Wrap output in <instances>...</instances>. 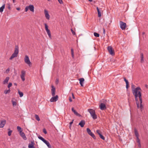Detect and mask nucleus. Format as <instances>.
<instances>
[{"label": "nucleus", "mask_w": 148, "mask_h": 148, "mask_svg": "<svg viewBox=\"0 0 148 148\" xmlns=\"http://www.w3.org/2000/svg\"><path fill=\"white\" fill-rule=\"evenodd\" d=\"M143 58V53H140V62L141 63H143L144 62Z\"/></svg>", "instance_id": "nucleus-22"}, {"label": "nucleus", "mask_w": 148, "mask_h": 148, "mask_svg": "<svg viewBox=\"0 0 148 148\" xmlns=\"http://www.w3.org/2000/svg\"><path fill=\"white\" fill-rule=\"evenodd\" d=\"M136 140L137 142L138 143H140V140L139 138V137L136 138Z\"/></svg>", "instance_id": "nucleus-40"}, {"label": "nucleus", "mask_w": 148, "mask_h": 148, "mask_svg": "<svg viewBox=\"0 0 148 148\" xmlns=\"http://www.w3.org/2000/svg\"><path fill=\"white\" fill-rule=\"evenodd\" d=\"M38 138L39 139L42 140L44 143H45L49 148H51V146L50 145L48 141L46 140L44 138L41 136H38Z\"/></svg>", "instance_id": "nucleus-4"}, {"label": "nucleus", "mask_w": 148, "mask_h": 148, "mask_svg": "<svg viewBox=\"0 0 148 148\" xmlns=\"http://www.w3.org/2000/svg\"><path fill=\"white\" fill-rule=\"evenodd\" d=\"M79 83L80 84L81 86H83V84L84 81V78H80L79 79Z\"/></svg>", "instance_id": "nucleus-17"}, {"label": "nucleus", "mask_w": 148, "mask_h": 148, "mask_svg": "<svg viewBox=\"0 0 148 148\" xmlns=\"http://www.w3.org/2000/svg\"><path fill=\"white\" fill-rule=\"evenodd\" d=\"M17 130L19 132V133L22 132L23 130L20 126H18L17 127Z\"/></svg>", "instance_id": "nucleus-24"}, {"label": "nucleus", "mask_w": 148, "mask_h": 148, "mask_svg": "<svg viewBox=\"0 0 148 148\" xmlns=\"http://www.w3.org/2000/svg\"><path fill=\"white\" fill-rule=\"evenodd\" d=\"M85 124V121L84 120L81 121L79 124V125H80V126L82 127H84Z\"/></svg>", "instance_id": "nucleus-19"}, {"label": "nucleus", "mask_w": 148, "mask_h": 148, "mask_svg": "<svg viewBox=\"0 0 148 148\" xmlns=\"http://www.w3.org/2000/svg\"><path fill=\"white\" fill-rule=\"evenodd\" d=\"M97 10L98 13V16L99 17H100L101 16V11H102V8H99L98 7H97Z\"/></svg>", "instance_id": "nucleus-16"}, {"label": "nucleus", "mask_w": 148, "mask_h": 148, "mask_svg": "<svg viewBox=\"0 0 148 148\" xmlns=\"http://www.w3.org/2000/svg\"><path fill=\"white\" fill-rule=\"evenodd\" d=\"M88 1L90 2H92V0H88Z\"/></svg>", "instance_id": "nucleus-59"}, {"label": "nucleus", "mask_w": 148, "mask_h": 148, "mask_svg": "<svg viewBox=\"0 0 148 148\" xmlns=\"http://www.w3.org/2000/svg\"><path fill=\"white\" fill-rule=\"evenodd\" d=\"M120 26L121 28L123 30H125L126 27V23L122 21H121L120 22Z\"/></svg>", "instance_id": "nucleus-6"}, {"label": "nucleus", "mask_w": 148, "mask_h": 148, "mask_svg": "<svg viewBox=\"0 0 148 148\" xmlns=\"http://www.w3.org/2000/svg\"><path fill=\"white\" fill-rule=\"evenodd\" d=\"M129 87V83H128V84L126 83V88L127 89Z\"/></svg>", "instance_id": "nucleus-48"}, {"label": "nucleus", "mask_w": 148, "mask_h": 148, "mask_svg": "<svg viewBox=\"0 0 148 148\" xmlns=\"http://www.w3.org/2000/svg\"><path fill=\"white\" fill-rule=\"evenodd\" d=\"M132 88V92L133 93V90H134L136 89V88H135V86L133 85V84L132 85V86H131Z\"/></svg>", "instance_id": "nucleus-34"}, {"label": "nucleus", "mask_w": 148, "mask_h": 148, "mask_svg": "<svg viewBox=\"0 0 148 148\" xmlns=\"http://www.w3.org/2000/svg\"><path fill=\"white\" fill-rule=\"evenodd\" d=\"M72 111L74 112L75 114L76 115L80 116V115L78 114L75 110H74L73 108L71 109Z\"/></svg>", "instance_id": "nucleus-21"}, {"label": "nucleus", "mask_w": 148, "mask_h": 148, "mask_svg": "<svg viewBox=\"0 0 148 148\" xmlns=\"http://www.w3.org/2000/svg\"><path fill=\"white\" fill-rule=\"evenodd\" d=\"M134 132L135 134L136 138L139 137V134L138 133V131L136 129H134Z\"/></svg>", "instance_id": "nucleus-23"}, {"label": "nucleus", "mask_w": 148, "mask_h": 148, "mask_svg": "<svg viewBox=\"0 0 148 148\" xmlns=\"http://www.w3.org/2000/svg\"><path fill=\"white\" fill-rule=\"evenodd\" d=\"M11 4L10 3H8L6 4L7 8L9 10H10L11 9Z\"/></svg>", "instance_id": "nucleus-26"}, {"label": "nucleus", "mask_w": 148, "mask_h": 148, "mask_svg": "<svg viewBox=\"0 0 148 148\" xmlns=\"http://www.w3.org/2000/svg\"><path fill=\"white\" fill-rule=\"evenodd\" d=\"M45 29L47 32V31L49 30V29H48V26L46 23L45 24Z\"/></svg>", "instance_id": "nucleus-29"}, {"label": "nucleus", "mask_w": 148, "mask_h": 148, "mask_svg": "<svg viewBox=\"0 0 148 148\" xmlns=\"http://www.w3.org/2000/svg\"><path fill=\"white\" fill-rule=\"evenodd\" d=\"M29 9L30 11L34 12V7L33 5H29L28 6Z\"/></svg>", "instance_id": "nucleus-18"}, {"label": "nucleus", "mask_w": 148, "mask_h": 148, "mask_svg": "<svg viewBox=\"0 0 148 148\" xmlns=\"http://www.w3.org/2000/svg\"><path fill=\"white\" fill-rule=\"evenodd\" d=\"M16 9H17V10H20V9H20V8H19V7H18V8H17Z\"/></svg>", "instance_id": "nucleus-54"}, {"label": "nucleus", "mask_w": 148, "mask_h": 148, "mask_svg": "<svg viewBox=\"0 0 148 148\" xmlns=\"http://www.w3.org/2000/svg\"><path fill=\"white\" fill-rule=\"evenodd\" d=\"M58 1L59 2L60 4H62L63 3V1L62 0H58Z\"/></svg>", "instance_id": "nucleus-46"}, {"label": "nucleus", "mask_w": 148, "mask_h": 148, "mask_svg": "<svg viewBox=\"0 0 148 148\" xmlns=\"http://www.w3.org/2000/svg\"><path fill=\"white\" fill-rule=\"evenodd\" d=\"M96 132L99 135V136H100V135L101 134V132L100 130H97Z\"/></svg>", "instance_id": "nucleus-37"}, {"label": "nucleus", "mask_w": 148, "mask_h": 148, "mask_svg": "<svg viewBox=\"0 0 148 148\" xmlns=\"http://www.w3.org/2000/svg\"><path fill=\"white\" fill-rule=\"evenodd\" d=\"M99 107L101 110H103L106 109V105L103 103H101L99 106Z\"/></svg>", "instance_id": "nucleus-13"}, {"label": "nucleus", "mask_w": 148, "mask_h": 148, "mask_svg": "<svg viewBox=\"0 0 148 148\" xmlns=\"http://www.w3.org/2000/svg\"><path fill=\"white\" fill-rule=\"evenodd\" d=\"M141 91L140 88L139 87H137L133 90V94L135 96L138 108H140V110H142L143 106L142 104V99Z\"/></svg>", "instance_id": "nucleus-1"}, {"label": "nucleus", "mask_w": 148, "mask_h": 148, "mask_svg": "<svg viewBox=\"0 0 148 148\" xmlns=\"http://www.w3.org/2000/svg\"><path fill=\"white\" fill-rule=\"evenodd\" d=\"M71 31L73 35L75 34V32L72 30V29H71Z\"/></svg>", "instance_id": "nucleus-47"}, {"label": "nucleus", "mask_w": 148, "mask_h": 148, "mask_svg": "<svg viewBox=\"0 0 148 148\" xmlns=\"http://www.w3.org/2000/svg\"><path fill=\"white\" fill-rule=\"evenodd\" d=\"M59 82V80H58V78H57L56 79V84H57Z\"/></svg>", "instance_id": "nucleus-45"}, {"label": "nucleus", "mask_w": 148, "mask_h": 148, "mask_svg": "<svg viewBox=\"0 0 148 148\" xmlns=\"http://www.w3.org/2000/svg\"><path fill=\"white\" fill-rule=\"evenodd\" d=\"M19 134L23 138L24 140H27V138L24 132H22L21 133H20Z\"/></svg>", "instance_id": "nucleus-15"}, {"label": "nucleus", "mask_w": 148, "mask_h": 148, "mask_svg": "<svg viewBox=\"0 0 148 148\" xmlns=\"http://www.w3.org/2000/svg\"><path fill=\"white\" fill-rule=\"evenodd\" d=\"M46 32H47L49 36V37L50 38H51V33H50V30H49L47 31Z\"/></svg>", "instance_id": "nucleus-28"}, {"label": "nucleus", "mask_w": 148, "mask_h": 148, "mask_svg": "<svg viewBox=\"0 0 148 148\" xmlns=\"http://www.w3.org/2000/svg\"><path fill=\"white\" fill-rule=\"evenodd\" d=\"M94 35L96 37H99V34L96 32H94Z\"/></svg>", "instance_id": "nucleus-35"}, {"label": "nucleus", "mask_w": 148, "mask_h": 148, "mask_svg": "<svg viewBox=\"0 0 148 148\" xmlns=\"http://www.w3.org/2000/svg\"><path fill=\"white\" fill-rule=\"evenodd\" d=\"M5 4H3L1 7L0 8V12H2L3 10V9L5 8Z\"/></svg>", "instance_id": "nucleus-25"}, {"label": "nucleus", "mask_w": 148, "mask_h": 148, "mask_svg": "<svg viewBox=\"0 0 148 148\" xmlns=\"http://www.w3.org/2000/svg\"><path fill=\"white\" fill-rule=\"evenodd\" d=\"M103 33L104 34H105V30L104 28L103 29Z\"/></svg>", "instance_id": "nucleus-55"}, {"label": "nucleus", "mask_w": 148, "mask_h": 148, "mask_svg": "<svg viewBox=\"0 0 148 148\" xmlns=\"http://www.w3.org/2000/svg\"><path fill=\"white\" fill-rule=\"evenodd\" d=\"M71 126H70H70H69V127H70H70H71Z\"/></svg>", "instance_id": "nucleus-61"}, {"label": "nucleus", "mask_w": 148, "mask_h": 148, "mask_svg": "<svg viewBox=\"0 0 148 148\" xmlns=\"http://www.w3.org/2000/svg\"><path fill=\"white\" fill-rule=\"evenodd\" d=\"M24 61L25 62L28 64L29 66L32 65V63L30 62L29 57L27 56H25L24 58Z\"/></svg>", "instance_id": "nucleus-5"}, {"label": "nucleus", "mask_w": 148, "mask_h": 148, "mask_svg": "<svg viewBox=\"0 0 148 148\" xmlns=\"http://www.w3.org/2000/svg\"><path fill=\"white\" fill-rule=\"evenodd\" d=\"M74 120H72V121L71 122H70V126H71V125H72V124L73 123V121Z\"/></svg>", "instance_id": "nucleus-49"}, {"label": "nucleus", "mask_w": 148, "mask_h": 148, "mask_svg": "<svg viewBox=\"0 0 148 148\" xmlns=\"http://www.w3.org/2000/svg\"><path fill=\"white\" fill-rule=\"evenodd\" d=\"M69 100L70 102H71L72 101V100L71 97H69Z\"/></svg>", "instance_id": "nucleus-50"}, {"label": "nucleus", "mask_w": 148, "mask_h": 148, "mask_svg": "<svg viewBox=\"0 0 148 148\" xmlns=\"http://www.w3.org/2000/svg\"><path fill=\"white\" fill-rule=\"evenodd\" d=\"M46 18L47 20H49L50 18V16L48 13V11L46 10H44Z\"/></svg>", "instance_id": "nucleus-12"}, {"label": "nucleus", "mask_w": 148, "mask_h": 148, "mask_svg": "<svg viewBox=\"0 0 148 148\" xmlns=\"http://www.w3.org/2000/svg\"><path fill=\"white\" fill-rule=\"evenodd\" d=\"M123 78H124V80L125 81V82H126V83L128 84V83H129V82H128V80H127L125 77H124Z\"/></svg>", "instance_id": "nucleus-44"}, {"label": "nucleus", "mask_w": 148, "mask_h": 148, "mask_svg": "<svg viewBox=\"0 0 148 148\" xmlns=\"http://www.w3.org/2000/svg\"><path fill=\"white\" fill-rule=\"evenodd\" d=\"M88 111L90 113L93 119L95 120L97 118V116L95 114V110L92 109H89L88 110Z\"/></svg>", "instance_id": "nucleus-3"}, {"label": "nucleus", "mask_w": 148, "mask_h": 148, "mask_svg": "<svg viewBox=\"0 0 148 148\" xmlns=\"http://www.w3.org/2000/svg\"><path fill=\"white\" fill-rule=\"evenodd\" d=\"M43 132L45 134H46L47 133V132L45 129L44 128L43 129Z\"/></svg>", "instance_id": "nucleus-42"}, {"label": "nucleus", "mask_w": 148, "mask_h": 148, "mask_svg": "<svg viewBox=\"0 0 148 148\" xmlns=\"http://www.w3.org/2000/svg\"><path fill=\"white\" fill-rule=\"evenodd\" d=\"M35 117L36 119L38 121L40 120V118L38 115L36 114L35 115Z\"/></svg>", "instance_id": "nucleus-30"}, {"label": "nucleus", "mask_w": 148, "mask_h": 148, "mask_svg": "<svg viewBox=\"0 0 148 148\" xmlns=\"http://www.w3.org/2000/svg\"><path fill=\"white\" fill-rule=\"evenodd\" d=\"M19 47L17 45H16L15 48L14 52L12 54L10 58V60H12L15 57L17 56L18 53Z\"/></svg>", "instance_id": "nucleus-2"}, {"label": "nucleus", "mask_w": 148, "mask_h": 148, "mask_svg": "<svg viewBox=\"0 0 148 148\" xmlns=\"http://www.w3.org/2000/svg\"><path fill=\"white\" fill-rule=\"evenodd\" d=\"M18 93L20 95V97H22L23 96V93L22 92H20L19 90L18 91Z\"/></svg>", "instance_id": "nucleus-32"}, {"label": "nucleus", "mask_w": 148, "mask_h": 148, "mask_svg": "<svg viewBox=\"0 0 148 148\" xmlns=\"http://www.w3.org/2000/svg\"><path fill=\"white\" fill-rule=\"evenodd\" d=\"M10 89H9L8 90H5L4 92V93L5 94H6L7 93H10Z\"/></svg>", "instance_id": "nucleus-33"}, {"label": "nucleus", "mask_w": 148, "mask_h": 148, "mask_svg": "<svg viewBox=\"0 0 148 148\" xmlns=\"http://www.w3.org/2000/svg\"><path fill=\"white\" fill-rule=\"evenodd\" d=\"M145 34V32H143V35L144 34Z\"/></svg>", "instance_id": "nucleus-60"}, {"label": "nucleus", "mask_w": 148, "mask_h": 148, "mask_svg": "<svg viewBox=\"0 0 148 148\" xmlns=\"http://www.w3.org/2000/svg\"><path fill=\"white\" fill-rule=\"evenodd\" d=\"M138 146L139 147H141V145H140V143H138Z\"/></svg>", "instance_id": "nucleus-51"}, {"label": "nucleus", "mask_w": 148, "mask_h": 148, "mask_svg": "<svg viewBox=\"0 0 148 148\" xmlns=\"http://www.w3.org/2000/svg\"><path fill=\"white\" fill-rule=\"evenodd\" d=\"M58 99V96L57 95H56L55 97L54 96L52 97L50 99V101L51 102H55Z\"/></svg>", "instance_id": "nucleus-10"}, {"label": "nucleus", "mask_w": 148, "mask_h": 148, "mask_svg": "<svg viewBox=\"0 0 148 148\" xmlns=\"http://www.w3.org/2000/svg\"><path fill=\"white\" fill-rule=\"evenodd\" d=\"M29 9L28 6H26L25 9V11L27 12Z\"/></svg>", "instance_id": "nucleus-43"}, {"label": "nucleus", "mask_w": 148, "mask_h": 148, "mask_svg": "<svg viewBox=\"0 0 148 148\" xmlns=\"http://www.w3.org/2000/svg\"><path fill=\"white\" fill-rule=\"evenodd\" d=\"M100 137L102 139L104 140L105 139V138L102 134L100 135Z\"/></svg>", "instance_id": "nucleus-39"}, {"label": "nucleus", "mask_w": 148, "mask_h": 148, "mask_svg": "<svg viewBox=\"0 0 148 148\" xmlns=\"http://www.w3.org/2000/svg\"><path fill=\"white\" fill-rule=\"evenodd\" d=\"M8 130L9 131L8 132V134L9 136H10L11 135V134L12 132V131L10 130V128L8 129Z\"/></svg>", "instance_id": "nucleus-27"}, {"label": "nucleus", "mask_w": 148, "mask_h": 148, "mask_svg": "<svg viewBox=\"0 0 148 148\" xmlns=\"http://www.w3.org/2000/svg\"><path fill=\"white\" fill-rule=\"evenodd\" d=\"M10 71V69L8 68V69L6 70V72H8L9 71Z\"/></svg>", "instance_id": "nucleus-52"}, {"label": "nucleus", "mask_w": 148, "mask_h": 148, "mask_svg": "<svg viewBox=\"0 0 148 148\" xmlns=\"http://www.w3.org/2000/svg\"><path fill=\"white\" fill-rule=\"evenodd\" d=\"M72 96L73 98V99H74L75 98V97L73 93H72Z\"/></svg>", "instance_id": "nucleus-53"}, {"label": "nucleus", "mask_w": 148, "mask_h": 148, "mask_svg": "<svg viewBox=\"0 0 148 148\" xmlns=\"http://www.w3.org/2000/svg\"><path fill=\"white\" fill-rule=\"evenodd\" d=\"M71 55L72 56L73 58L74 57V54L73 51V49H71Z\"/></svg>", "instance_id": "nucleus-36"}, {"label": "nucleus", "mask_w": 148, "mask_h": 148, "mask_svg": "<svg viewBox=\"0 0 148 148\" xmlns=\"http://www.w3.org/2000/svg\"><path fill=\"white\" fill-rule=\"evenodd\" d=\"M14 85L17 86V84L16 83H14Z\"/></svg>", "instance_id": "nucleus-58"}, {"label": "nucleus", "mask_w": 148, "mask_h": 148, "mask_svg": "<svg viewBox=\"0 0 148 148\" xmlns=\"http://www.w3.org/2000/svg\"><path fill=\"white\" fill-rule=\"evenodd\" d=\"M108 50L110 54L112 55H114V51L111 46L108 47Z\"/></svg>", "instance_id": "nucleus-7"}, {"label": "nucleus", "mask_w": 148, "mask_h": 148, "mask_svg": "<svg viewBox=\"0 0 148 148\" xmlns=\"http://www.w3.org/2000/svg\"><path fill=\"white\" fill-rule=\"evenodd\" d=\"M6 122V121L5 120L1 121L0 123V127L3 128Z\"/></svg>", "instance_id": "nucleus-11"}, {"label": "nucleus", "mask_w": 148, "mask_h": 148, "mask_svg": "<svg viewBox=\"0 0 148 148\" xmlns=\"http://www.w3.org/2000/svg\"><path fill=\"white\" fill-rule=\"evenodd\" d=\"M13 1V3H15V0H12Z\"/></svg>", "instance_id": "nucleus-57"}, {"label": "nucleus", "mask_w": 148, "mask_h": 148, "mask_svg": "<svg viewBox=\"0 0 148 148\" xmlns=\"http://www.w3.org/2000/svg\"><path fill=\"white\" fill-rule=\"evenodd\" d=\"M12 104L13 106H15L16 105V103L14 101H12Z\"/></svg>", "instance_id": "nucleus-38"}, {"label": "nucleus", "mask_w": 148, "mask_h": 148, "mask_svg": "<svg viewBox=\"0 0 148 148\" xmlns=\"http://www.w3.org/2000/svg\"><path fill=\"white\" fill-rule=\"evenodd\" d=\"M51 87H52V89L51 90V92L52 95L53 96H55V93H56L55 88L53 86H52Z\"/></svg>", "instance_id": "nucleus-14"}, {"label": "nucleus", "mask_w": 148, "mask_h": 148, "mask_svg": "<svg viewBox=\"0 0 148 148\" xmlns=\"http://www.w3.org/2000/svg\"><path fill=\"white\" fill-rule=\"evenodd\" d=\"M12 85V84L11 83H9V84L8 86V87L9 88L10 87H11Z\"/></svg>", "instance_id": "nucleus-41"}, {"label": "nucleus", "mask_w": 148, "mask_h": 148, "mask_svg": "<svg viewBox=\"0 0 148 148\" xmlns=\"http://www.w3.org/2000/svg\"><path fill=\"white\" fill-rule=\"evenodd\" d=\"M34 145V142L32 141L31 142V143H29V144L28 148H29V146H33V145Z\"/></svg>", "instance_id": "nucleus-31"}, {"label": "nucleus", "mask_w": 148, "mask_h": 148, "mask_svg": "<svg viewBox=\"0 0 148 148\" xmlns=\"http://www.w3.org/2000/svg\"><path fill=\"white\" fill-rule=\"evenodd\" d=\"M87 132L88 133L92 136L94 139L95 138V136L94 134L91 131V130L89 128H87L86 129Z\"/></svg>", "instance_id": "nucleus-8"}, {"label": "nucleus", "mask_w": 148, "mask_h": 148, "mask_svg": "<svg viewBox=\"0 0 148 148\" xmlns=\"http://www.w3.org/2000/svg\"><path fill=\"white\" fill-rule=\"evenodd\" d=\"M25 71L24 70H22L21 71V74L20 75L23 81L25 80Z\"/></svg>", "instance_id": "nucleus-9"}, {"label": "nucleus", "mask_w": 148, "mask_h": 148, "mask_svg": "<svg viewBox=\"0 0 148 148\" xmlns=\"http://www.w3.org/2000/svg\"><path fill=\"white\" fill-rule=\"evenodd\" d=\"M9 79V77H6L4 81L3 82V84H7L8 82Z\"/></svg>", "instance_id": "nucleus-20"}, {"label": "nucleus", "mask_w": 148, "mask_h": 148, "mask_svg": "<svg viewBox=\"0 0 148 148\" xmlns=\"http://www.w3.org/2000/svg\"><path fill=\"white\" fill-rule=\"evenodd\" d=\"M145 87H146L147 88H148V86L147 85V84H145Z\"/></svg>", "instance_id": "nucleus-56"}]
</instances>
